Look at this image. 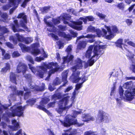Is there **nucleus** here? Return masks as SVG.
I'll use <instances>...</instances> for the list:
<instances>
[{
  "label": "nucleus",
  "mask_w": 135,
  "mask_h": 135,
  "mask_svg": "<svg viewBox=\"0 0 135 135\" xmlns=\"http://www.w3.org/2000/svg\"><path fill=\"white\" fill-rule=\"evenodd\" d=\"M67 11L68 12H70V13L74 14V10L73 9H70L67 10Z\"/></svg>",
  "instance_id": "obj_63"
},
{
  "label": "nucleus",
  "mask_w": 135,
  "mask_h": 135,
  "mask_svg": "<svg viewBox=\"0 0 135 135\" xmlns=\"http://www.w3.org/2000/svg\"><path fill=\"white\" fill-rule=\"evenodd\" d=\"M38 46V44L37 43L33 44L31 46V47L33 49L32 53L34 56H37L41 53L40 50L37 48Z\"/></svg>",
  "instance_id": "obj_23"
},
{
  "label": "nucleus",
  "mask_w": 135,
  "mask_h": 135,
  "mask_svg": "<svg viewBox=\"0 0 135 135\" xmlns=\"http://www.w3.org/2000/svg\"><path fill=\"white\" fill-rule=\"evenodd\" d=\"M96 14L97 16L99 17L102 20L104 19L106 17V16L105 15L98 12H96Z\"/></svg>",
  "instance_id": "obj_41"
},
{
  "label": "nucleus",
  "mask_w": 135,
  "mask_h": 135,
  "mask_svg": "<svg viewBox=\"0 0 135 135\" xmlns=\"http://www.w3.org/2000/svg\"><path fill=\"white\" fill-rule=\"evenodd\" d=\"M42 51L43 53H42L44 57L41 56H40L39 57H37L35 59L36 61L38 62H40L41 61L43 60L44 58H46L47 57V54L43 50Z\"/></svg>",
  "instance_id": "obj_34"
},
{
  "label": "nucleus",
  "mask_w": 135,
  "mask_h": 135,
  "mask_svg": "<svg viewBox=\"0 0 135 135\" xmlns=\"http://www.w3.org/2000/svg\"><path fill=\"white\" fill-rule=\"evenodd\" d=\"M10 69V64L8 63H7L5 64V66L2 68L0 72L1 74H4L7 72V71L9 70Z\"/></svg>",
  "instance_id": "obj_27"
},
{
  "label": "nucleus",
  "mask_w": 135,
  "mask_h": 135,
  "mask_svg": "<svg viewBox=\"0 0 135 135\" xmlns=\"http://www.w3.org/2000/svg\"><path fill=\"white\" fill-rule=\"evenodd\" d=\"M96 36L95 35H93L91 34H88L87 36H84L83 35L78 37H77V39L76 40V42L78 41V40L80 39L81 38L86 37L88 38H92L95 37Z\"/></svg>",
  "instance_id": "obj_35"
},
{
  "label": "nucleus",
  "mask_w": 135,
  "mask_h": 135,
  "mask_svg": "<svg viewBox=\"0 0 135 135\" xmlns=\"http://www.w3.org/2000/svg\"><path fill=\"white\" fill-rule=\"evenodd\" d=\"M9 3L8 4L4 5L3 7V10H6L9 9L10 7H12L11 4L10 3V1H9Z\"/></svg>",
  "instance_id": "obj_42"
},
{
  "label": "nucleus",
  "mask_w": 135,
  "mask_h": 135,
  "mask_svg": "<svg viewBox=\"0 0 135 135\" xmlns=\"http://www.w3.org/2000/svg\"><path fill=\"white\" fill-rule=\"evenodd\" d=\"M10 80L12 82L17 84L16 83V75L13 73H11L10 76Z\"/></svg>",
  "instance_id": "obj_36"
},
{
  "label": "nucleus",
  "mask_w": 135,
  "mask_h": 135,
  "mask_svg": "<svg viewBox=\"0 0 135 135\" xmlns=\"http://www.w3.org/2000/svg\"><path fill=\"white\" fill-rule=\"evenodd\" d=\"M93 48V45H91L89 46L85 54V56L86 57L89 58L93 54L92 51Z\"/></svg>",
  "instance_id": "obj_31"
},
{
  "label": "nucleus",
  "mask_w": 135,
  "mask_h": 135,
  "mask_svg": "<svg viewBox=\"0 0 135 135\" xmlns=\"http://www.w3.org/2000/svg\"><path fill=\"white\" fill-rule=\"evenodd\" d=\"M124 90L122 87L120 86L119 88V94L116 98V100L117 104L119 105L121 104V100L125 99L128 100H131L134 98V96L135 95V88H133L132 89H127L125 91L123 95Z\"/></svg>",
  "instance_id": "obj_7"
},
{
  "label": "nucleus",
  "mask_w": 135,
  "mask_h": 135,
  "mask_svg": "<svg viewBox=\"0 0 135 135\" xmlns=\"http://www.w3.org/2000/svg\"><path fill=\"white\" fill-rule=\"evenodd\" d=\"M102 42L100 41H97L95 42L96 45L95 46L93 50V55L87 63L84 65L85 68H86L89 66H92L94 63L98 59L100 56L104 52L103 49L106 47L105 45L100 44Z\"/></svg>",
  "instance_id": "obj_5"
},
{
  "label": "nucleus",
  "mask_w": 135,
  "mask_h": 135,
  "mask_svg": "<svg viewBox=\"0 0 135 135\" xmlns=\"http://www.w3.org/2000/svg\"><path fill=\"white\" fill-rule=\"evenodd\" d=\"M101 132L102 135H107L105 133V130L104 129L102 128L101 130Z\"/></svg>",
  "instance_id": "obj_62"
},
{
  "label": "nucleus",
  "mask_w": 135,
  "mask_h": 135,
  "mask_svg": "<svg viewBox=\"0 0 135 135\" xmlns=\"http://www.w3.org/2000/svg\"><path fill=\"white\" fill-rule=\"evenodd\" d=\"M70 97L68 96L64 97L60 100L58 103L59 108L57 111L60 114L63 112H66V109L72 106V102L69 100Z\"/></svg>",
  "instance_id": "obj_9"
},
{
  "label": "nucleus",
  "mask_w": 135,
  "mask_h": 135,
  "mask_svg": "<svg viewBox=\"0 0 135 135\" xmlns=\"http://www.w3.org/2000/svg\"><path fill=\"white\" fill-rule=\"evenodd\" d=\"M11 122L13 126L9 125L8 127L12 131H16L20 128L18 122H17L16 120L12 119Z\"/></svg>",
  "instance_id": "obj_21"
},
{
  "label": "nucleus",
  "mask_w": 135,
  "mask_h": 135,
  "mask_svg": "<svg viewBox=\"0 0 135 135\" xmlns=\"http://www.w3.org/2000/svg\"><path fill=\"white\" fill-rule=\"evenodd\" d=\"M73 87L72 86H68L67 88L65 89L64 90V92L66 93L69 91L73 89Z\"/></svg>",
  "instance_id": "obj_51"
},
{
  "label": "nucleus",
  "mask_w": 135,
  "mask_h": 135,
  "mask_svg": "<svg viewBox=\"0 0 135 135\" xmlns=\"http://www.w3.org/2000/svg\"><path fill=\"white\" fill-rule=\"evenodd\" d=\"M55 102H51L48 104L47 106V108H50L53 107L55 106Z\"/></svg>",
  "instance_id": "obj_44"
},
{
  "label": "nucleus",
  "mask_w": 135,
  "mask_h": 135,
  "mask_svg": "<svg viewBox=\"0 0 135 135\" xmlns=\"http://www.w3.org/2000/svg\"><path fill=\"white\" fill-rule=\"evenodd\" d=\"M105 27L107 29L109 35H106V34L104 37L107 39L110 40L113 38L115 35V33L118 32L117 28L115 26H112L110 27L105 25Z\"/></svg>",
  "instance_id": "obj_13"
},
{
  "label": "nucleus",
  "mask_w": 135,
  "mask_h": 135,
  "mask_svg": "<svg viewBox=\"0 0 135 135\" xmlns=\"http://www.w3.org/2000/svg\"><path fill=\"white\" fill-rule=\"evenodd\" d=\"M70 33L72 35L73 37H76L77 36L78 34L77 33L74 32L72 30H70Z\"/></svg>",
  "instance_id": "obj_54"
},
{
  "label": "nucleus",
  "mask_w": 135,
  "mask_h": 135,
  "mask_svg": "<svg viewBox=\"0 0 135 135\" xmlns=\"http://www.w3.org/2000/svg\"><path fill=\"white\" fill-rule=\"evenodd\" d=\"M20 55V54L17 51H14L12 54V56L13 57H17Z\"/></svg>",
  "instance_id": "obj_49"
},
{
  "label": "nucleus",
  "mask_w": 135,
  "mask_h": 135,
  "mask_svg": "<svg viewBox=\"0 0 135 135\" xmlns=\"http://www.w3.org/2000/svg\"><path fill=\"white\" fill-rule=\"evenodd\" d=\"M50 9V7L49 6L45 7L41 9V10L43 14L47 12Z\"/></svg>",
  "instance_id": "obj_38"
},
{
  "label": "nucleus",
  "mask_w": 135,
  "mask_h": 135,
  "mask_svg": "<svg viewBox=\"0 0 135 135\" xmlns=\"http://www.w3.org/2000/svg\"><path fill=\"white\" fill-rule=\"evenodd\" d=\"M94 134V132L92 131H90L85 132L84 133V135H97Z\"/></svg>",
  "instance_id": "obj_45"
},
{
  "label": "nucleus",
  "mask_w": 135,
  "mask_h": 135,
  "mask_svg": "<svg viewBox=\"0 0 135 135\" xmlns=\"http://www.w3.org/2000/svg\"><path fill=\"white\" fill-rule=\"evenodd\" d=\"M59 49H61L63 46V44L61 41H59L57 43Z\"/></svg>",
  "instance_id": "obj_58"
},
{
  "label": "nucleus",
  "mask_w": 135,
  "mask_h": 135,
  "mask_svg": "<svg viewBox=\"0 0 135 135\" xmlns=\"http://www.w3.org/2000/svg\"><path fill=\"white\" fill-rule=\"evenodd\" d=\"M11 89L13 92V94H11L9 97H10L11 99H9V102L10 100H15L14 97H15V95H17L19 96L22 95L23 92L21 90H16V87L15 86H11Z\"/></svg>",
  "instance_id": "obj_19"
},
{
  "label": "nucleus",
  "mask_w": 135,
  "mask_h": 135,
  "mask_svg": "<svg viewBox=\"0 0 135 135\" xmlns=\"http://www.w3.org/2000/svg\"><path fill=\"white\" fill-rule=\"evenodd\" d=\"M8 32V30L5 27L0 26V52H2L3 59L8 60L11 57L10 55L8 53H5V51L1 47V46L2 44L1 41H5L4 37L3 35V34L7 33Z\"/></svg>",
  "instance_id": "obj_10"
},
{
  "label": "nucleus",
  "mask_w": 135,
  "mask_h": 135,
  "mask_svg": "<svg viewBox=\"0 0 135 135\" xmlns=\"http://www.w3.org/2000/svg\"><path fill=\"white\" fill-rule=\"evenodd\" d=\"M30 0H24V2L21 5V6L24 8L26 6L27 3Z\"/></svg>",
  "instance_id": "obj_55"
},
{
  "label": "nucleus",
  "mask_w": 135,
  "mask_h": 135,
  "mask_svg": "<svg viewBox=\"0 0 135 135\" xmlns=\"http://www.w3.org/2000/svg\"><path fill=\"white\" fill-rule=\"evenodd\" d=\"M86 42L85 41H80L77 46L78 49H81L85 48L86 46Z\"/></svg>",
  "instance_id": "obj_33"
},
{
  "label": "nucleus",
  "mask_w": 135,
  "mask_h": 135,
  "mask_svg": "<svg viewBox=\"0 0 135 135\" xmlns=\"http://www.w3.org/2000/svg\"><path fill=\"white\" fill-rule=\"evenodd\" d=\"M68 72L69 71L68 70L65 71L62 73V80L64 82L63 85V86H65L66 84L68 82L67 80V77Z\"/></svg>",
  "instance_id": "obj_26"
},
{
  "label": "nucleus",
  "mask_w": 135,
  "mask_h": 135,
  "mask_svg": "<svg viewBox=\"0 0 135 135\" xmlns=\"http://www.w3.org/2000/svg\"><path fill=\"white\" fill-rule=\"evenodd\" d=\"M19 46L21 48L23 52H28L30 50V48L28 47H26L24 45L20 43L19 44Z\"/></svg>",
  "instance_id": "obj_32"
},
{
  "label": "nucleus",
  "mask_w": 135,
  "mask_h": 135,
  "mask_svg": "<svg viewBox=\"0 0 135 135\" xmlns=\"http://www.w3.org/2000/svg\"><path fill=\"white\" fill-rule=\"evenodd\" d=\"M71 16L68 14L64 13L60 17L57 18H53L52 22L54 25L58 24L60 23V20H61L63 21L64 23L65 24H68V25L73 28L78 30H80L82 29L83 22L80 21H83L85 23H87V20L89 21H93L94 20V18L91 16L85 17H81L79 20L76 22L69 21Z\"/></svg>",
  "instance_id": "obj_2"
},
{
  "label": "nucleus",
  "mask_w": 135,
  "mask_h": 135,
  "mask_svg": "<svg viewBox=\"0 0 135 135\" xmlns=\"http://www.w3.org/2000/svg\"><path fill=\"white\" fill-rule=\"evenodd\" d=\"M61 81L58 78H56L54 81L53 84L54 85H57L60 84Z\"/></svg>",
  "instance_id": "obj_40"
},
{
  "label": "nucleus",
  "mask_w": 135,
  "mask_h": 135,
  "mask_svg": "<svg viewBox=\"0 0 135 135\" xmlns=\"http://www.w3.org/2000/svg\"><path fill=\"white\" fill-rule=\"evenodd\" d=\"M49 36H51L53 38H54V39L55 40H58V37L56 35H55L53 33H50L49 34Z\"/></svg>",
  "instance_id": "obj_46"
},
{
  "label": "nucleus",
  "mask_w": 135,
  "mask_h": 135,
  "mask_svg": "<svg viewBox=\"0 0 135 135\" xmlns=\"http://www.w3.org/2000/svg\"><path fill=\"white\" fill-rule=\"evenodd\" d=\"M27 67L25 64L22 62H20L18 65L17 71L18 73L22 72L24 77L28 81V86L30 89H28L27 87H24V90L27 92L25 93L24 95V98L25 99H27L31 95L30 91H34L36 92L39 91H42L44 90L45 85L44 83H42L41 86L40 87L37 86H34V83L32 81L31 76L30 74H27L25 75L26 70L27 69Z\"/></svg>",
  "instance_id": "obj_3"
},
{
  "label": "nucleus",
  "mask_w": 135,
  "mask_h": 135,
  "mask_svg": "<svg viewBox=\"0 0 135 135\" xmlns=\"http://www.w3.org/2000/svg\"><path fill=\"white\" fill-rule=\"evenodd\" d=\"M125 79L126 80L132 79L135 80V77H126Z\"/></svg>",
  "instance_id": "obj_61"
},
{
  "label": "nucleus",
  "mask_w": 135,
  "mask_h": 135,
  "mask_svg": "<svg viewBox=\"0 0 135 135\" xmlns=\"http://www.w3.org/2000/svg\"><path fill=\"white\" fill-rule=\"evenodd\" d=\"M11 26H12V29L14 32L20 31L21 30L19 29V26L18 24V21L15 20L13 21V23Z\"/></svg>",
  "instance_id": "obj_25"
},
{
  "label": "nucleus",
  "mask_w": 135,
  "mask_h": 135,
  "mask_svg": "<svg viewBox=\"0 0 135 135\" xmlns=\"http://www.w3.org/2000/svg\"><path fill=\"white\" fill-rule=\"evenodd\" d=\"M124 42L125 43H127L128 45L135 47V44L131 41H129L128 39H125Z\"/></svg>",
  "instance_id": "obj_39"
},
{
  "label": "nucleus",
  "mask_w": 135,
  "mask_h": 135,
  "mask_svg": "<svg viewBox=\"0 0 135 135\" xmlns=\"http://www.w3.org/2000/svg\"><path fill=\"white\" fill-rule=\"evenodd\" d=\"M17 18H21L20 23V26L26 31L29 32L30 30L27 28L26 25L27 23L26 15L24 13H20L19 14Z\"/></svg>",
  "instance_id": "obj_17"
},
{
  "label": "nucleus",
  "mask_w": 135,
  "mask_h": 135,
  "mask_svg": "<svg viewBox=\"0 0 135 135\" xmlns=\"http://www.w3.org/2000/svg\"><path fill=\"white\" fill-rule=\"evenodd\" d=\"M1 16L3 20H2L0 18V21H2L4 22H7V14L6 13H3Z\"/></svg>",
  "instance_id": "obj_37"
},
{
  "label": "nucleus",
  "mask_w": 135,
  "mask_h": 135,
  "mask_svg": "<svg viewBox=\"0 0 135 135\" xmlns=\"http://www.w3.org/2000/svg\"><path fill=\"white\" fill-rule=\"evenodd\" d=\"M135 6V4H134L131 6L129 8L128 10L129 12H131L132 10L133 9L134 6Z\"/></svg>",
  "instance_id": "obj_64"
},
{
  "label": "nucleus",
  "mask_w": 135,
  "mask_h": 135,
  "mask_svg": "<svg viewBox=\"0 0 135 135\" xmlns=\"http://www.w3.org/2000/svg\"><path fill=\"white\" fill-rule=\"evenodd\" d=\"M123 40L122 39L120 38L118 39L115 42L116 46L122 49L123 50L125 49L128 53V54L126 55L127 56L129 57V58L132 61V62H134L132 61L133 59V55L129 51L128 49H126V47L127 46L123 44Z\"/></svg>",
  "instance_id": "obj_12"
},
{
  "label": "nucleus",
  "mask_w": 135,
  "mask_h": 135,
  "mask_svg": "<svg viewBox=\"0 0 135 135\" xmlns=\"http://www.w3.org/2000/svg\"><path fill=\"white\" fill-rule=\"evenodd\" d=\"M28 102H29V103L31 105H32L34 104V103L36 102V100L35 98H33L31 99Z\"/></svg>",
  "instance_id": "obj_50"
},
{
  "label": "nucleus",
  "mask_w": 135,
  "mask_h": 135,
  "mask_svg": "<svg viewBox=\"0 0 135 135\" xmlns=\"http://www.w3.org/2000/svg\"><path fill=\"white\" fill-rule=\"evenodd\" d=\"M109 120V118L107 114L102 110L99 111L96 119L97 123H99L103 121L107 123Z\"/></svg>",
  "instance_id": "obj_15"
},
{
  "label": "nucleus",
  "mask_w": 135,
  "mask_h": 135,
  "mask_svg": "<svg viewBox=\"0 0 135 135\" xmlns=\"http://www.w3.org/2000/svg\"><path fill=\"white\" fill-rule=\"evenodd\" d=\"M48 130L50 135H55L53 132L51 130L48 129ZM76 130L74 131H73L71 129H69L67 130L65 133L62 134V135H74L76 133Z\"/></svg>",
  "instance_id": "obj_24"
},
{
  "label": "nucleus",
  "mask_w": 135,
  "mask_h": 135,
  "mask_svg": "<svg viewBox=\"0 0 135 135\" xmlns=\"http://www.w3.org/2000/svg\"><path fill=\"white\" fill-rule=\"evenodd\" d=\"M72 46H69L66 50V51L68 53L66 56L62 58V64L65 63H69L72 61L74 58V56L71 55L72 51ZM41 66L37 67L36 69L34 67H32L31 65L29 64V68L31 71L35 75L41 78L43 77L45 73L46 72V69H51L53 66L55 67L53 69L50 70L49 72L48 75L46 79V80L48 81L50 78L51 74L54 73L55 72L59 70L60 69H61L64 67V66L62 65L61 66L59 67L58 64L56 63L51 62L47 64L46 62L42 63Z\"/></svg>",
  "instance_id": "obj_1"
},
{
  "label": "nucleus",
  "mask_w": 135,
  "mask_h": 135,
  "mask_svg": "<svg viewBox=\"0 0 135 135\" xmlns=\"http://www.w3.org/2000/svg\"><path fill=\"white\" fill-rule=\"evenodd\" d=\"M26 59L27 60L29 61L32 64H34V61L33 59L29 55H27L26 57Z\"/></svg>",
  "instance_id": "obj_47"
},
{
  "label": "nucleus",
  "mask_w": 135,
  "mask_h": 135,
  "mask_svg": "<svg viewBox=\"0 0 135 135\" xmlns=\"http://www.w3.org/2000/svg\"><path fill=\"white\" fill-rule=\"evenodd\" d=\"M58 28L60 29L62 31H65L66 30V27L65 26H63L62 25H59L58 26Z\"/></svg>",
  "instance_id": "obj_57"
},
{
  "label": "nucleus",
  "mask_w": 135,
  "mask_h": 135,
  "mask_svg": "<svg viewBox=\"0 0 135 135\" xmlns=\"http://www.w3.org/2000/svg\"><path fill=\"white\" fill-rule=\"evenodd\" d=\"M115 87L114 86L112 88L111 91L110 93L111 95H113L115 91Z\"/></svg>",
  "instance_id": "obj_60"
},
{
  "label": "nucleus",
  "mask_w": 135,
  "mask_h": 135,
  "mask_svg": "<svg viewBox=\"0 0 135 135\" xmlns=\"http://www.w3.org/2000/svg\"><path fill=\"white\" fill-rule=\"evenodd\" d=\"M82 118L83 121L84 122H88L90 121H94L95 118L91 115L90 114L85 113L82 114Z\"/></svg>",
  "instance_id": "obj_22"
},
{
  "label": "nucleus",
  "mask_w": 135,
  "mask_h": 135,
  "mask_svg": "<svg viewBox=\"0 0 135 135\" xmlns=\"http://www.w3.org/2000/svg\"><path fill=\"white\" fill-rule=\"evenodd\" d=\"M102 31L99 29H95L94 27L91 25L88 27L87 30V32H96L97 36L99 37H104L107 33V31L104 28H102Z\"/></svg>",
  "instance_id": "obj_14"
},
{
  "label": "nucleus",
  "mask_w": 135,
  "mask_h": 135,
  "mask_svg": "<svg viewBox=\"0 0 135 135\" xmlns=\"http://www.w3.org/2000/svg\"><path fill=\"white\" fill-rule=\"evenodd\" d=\"M16 37L15 36H10L9 39L10 41H12L14 44H16L17 43L18 41L24 42L26 44H29L33 41L32 38L27 37L24 38L22 36L20 35L18 33L16 34Z\"/></svg>",
  "instance_id": "obj_11"
},
{
  "label": "nucleus",
  "mask_w": 135,
  "mask_h": 135,
  "mask_svg": "<svg viewBox=\"0 0 135 135\" xmlns=\"http://www.w3.org/2000/svg\"><path fill=\"white\" fill-rule=\"evenodd\" d=\"M22 130L21 129H20L15 134L12 133L10 132H9V133L10 135H22Z\"/></svg>",
  "instance_id": "obj_43"
},
{
  "label": "nucleus",
  "mask_w": 135,
  "mask_h": 135,
  "mask_svg": "<svg viewBox=\"0 0 135 135\" xmlns=\"http://www.w3.org/2000/svg\"><path fill=\"white\" fill-rule=\"evenodd\" d=\"M130 70H132L135 73V65L132 64L130 65L129 67Z\"/></svg>",
  "instance_id": "obj_56"
},
{
  "label": "nucleus",
  "mask_w": 135,
  "mask_h": 135,
  "mask_svg": "<svg viewBox=\"0 0 135 135\" xmlns=\"http://www.w3.org/2000/svg\"><path fill=\"white\" fill-rule=\"evenodd\" d=\"M59 36L63 37L67 40H69L71 39V36L69 34H66L64 32H60L58 33Z\"/></svg>",
  "instance_id": "obj_28"
},
{
  "label": "nucleus",
  "mask_w": 135,
  "mask_h": 135,
  "mask_svg": "<svg viewBox=\"0 0 135 135\" xmlns=\"http://www.w3.org/2000/svg\"><path fill=\"white\" fill-rule=\"evenodd\" d=\"M88 79L87 77H85L84 76L82 77L81 79L78 80V82L80 83L76 85L75 90L73 93V98H75V95L78 93V90L82 86L83 83Z\"/></svg>",
  "instance_id": "obj_18"
},
{
  "label": "nucleus",
  "mask_w": 135,
  "mask_h": 135,
  "mask_svg": "<svg viewBox=\"0 0 135 135\" xmlns=\"http://www.w3.org/2000/svg\"><path fill=\"white\" fill-rule=\"evenodd\" d=\"M6 45L8 47L11 49H13L14 48L13 45L9 42L6 43Z\"/></svg>",
  "instance_id": "obj_53"
},
{
  "label": "nucleus",
  "mask_w": 135,
  "mask_h": 135,
  "mask_svg": "<svg viewBox=\"0 0 135 135\" xmlns=\"http://www.w3.org/2000/svg\"><path fill=\"white\" fill-rule=\"evenodd\" d=\"M82 111L81 109H79L78 111H73V116H71L70 115H68L66 117V118L64 121H60L63 125L65 127L69 126L71 125L75 124H77L79 127L81 126L84 124V123H78L77 119L75 118L77 115L81 114Z\"/></svg>",
  "instance_id": "obj_8"
},
{
  "label": "nucleus",
  "mask_w": 135,
  "mask_h": 135,
  "mask_svg": "<svg viewBox=\"0 0 135 135\" xmlns=\"http://www.w3.org/2000/svg\"><path fill=\"white\" fill-rule=\"evenodd\" d=\"M125 22L128 26H130L132 24V21L131 19H128L126 20Z\"/></svg>",
  "instance_id": "obj_52"
},
{
  "label": "nucleus",
  "mask_w": 135,
  "mask_h": 135,
  "mask_svg": "<svg viewBox=\"0 0 135 135\" xmlns=\"http://www.w3.org/2000/svg\"><path fill=\"white\" fill-rule=\"evenodd\" d=\"M117 6L120 9L123 10L124 8V4L123 3H120L118 4Z\"/></svg>",
  "instance_id": "obj_48"
},
{
  "label": "nucleus",
  "mask_w": 135,
  "mask_h": 135,
  "mask_svg": "<svg viewBox=\"0 0 135 135\" xmlns=\"http://www.w3.org/2000/svg\"><path fill=\"white\" fill-rule=\"evenodd\" d=\"M50 18L49 16H46L44 18V21L47 25L50 28H47V30L51 32H54L55 31V28L54 27L52 22H48L47 20Z\"/></svg>",
  "instance_id": "obj_20"
},
{
  "label": "nucleus",
  "mask_w": 135,
  "mask_h": 135,
  "mask_svg": "<svg viewBox=\"0 0 135 135\" xmlns=\"http://www.w3.org/2000/svg\"><path fill=\"white\" fill-rule=\"evenodd\" d=\"M68 94V93H66V95L65 94H62L60 93L55 94L53 95L52 96V99L56 100L57 99H59L61 98L62 97H64L65 95H67Z\"/></svg>",
  "instance_id": "obj_29"
},
{
  "label": "nucleus",
  "mask_w": 135,
  "mask_h": 135,
  "mask_svg": "<svg viewBox=\"0 0 135 135\" xmlns=\"http://www.w3.org/2000/svg\"><path fill=\"white\" fill-rule=\"evenodd\" d=\"M84 63V61L79 58H77L74 60V65L71 68V70L73 73L70 78L73 83H76L78 82V80L81 79L83 76L86 77L84 75L80 77V71L77 70H80L82 69Z\"/></svg>",
  "instance_id": "obj_6"
},
{
  "label": "nucleus",
  "mask_w": 135,
  "mask_h": 135,
  "mask_svg": "<svg viewBox=\"0 0 135 135\" xmlns=\"http://www.w3.org/2000/svg\"><path fill=\"white\" fill-rule=\"evenodd\" d=\"M56 58L58 61L59 62H60V61L61 60V59L60 57V55L59 52H57L56 53Z\"/></svg>",
  "instance_id": "obj_59"
},
{
  "label": "nucleus",
  "mask_w": 135,
  "mask_h": 135,
  "mask_svg": "<svg viewBox=\"0 0 135 135\" xmlns=\"http://www.w3.org/2000/svg\"><path fill=\"white\" fill-rule=\"evenodd\" d=\"M49 101L50 100L47 98H44L40 102V104L37 106V108L45 112L49 116H52V114L45 108V105H46Z\"/></svg>",
  "instance_id": "obj_16"
},
{
  "label": "nucleus",
  "mask_w": 135,
  "mask_h": 135,
  "mask_svg": "<svg viewBox=\"0 0 135 135\" xmlns=\"http://www.w3.org/2000/svg\"><path fill=\"white\" fill-rule=\"evenodd\" d=\"M133 83L131 81L128 82L124 83L123 85V87L127 89H132L133 88Z\"/></svg>",
  "instance_id": "obj_30"
},
{
  "label": "nucleus",
  "mask_w": 135,
  "mask_h": 135,
  "mask_svg": "<svg viewBox=\"0 0 135 135\" xmlns=\"http://www.w3.org/2000/svg\"><path fill=\"white\" fill-rule=\"evenodd\" d=\"M8 105H2L0 106V113H2L3 110H5V114L4 117H14L16 115L19 117L22 116L23 111L25 109V107H22L20 104L18 103L11 108L8 110Z\"/></svg>",
  "instance_id": "obj_4"
}]
</instances>
